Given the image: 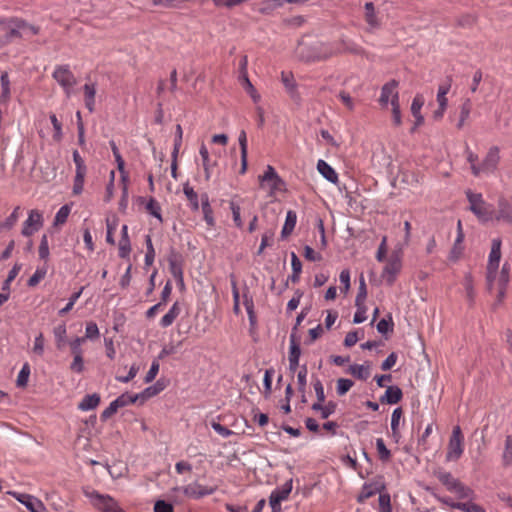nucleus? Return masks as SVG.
Here are the masks:
<instances>
[{
	"label": "nucleus",
	"instance_id": "obj_37",
	"mask_svg": "<svg viewBox=\"0 0 512 512\" xmlns=\"http://www.w3.org/2000/svg\"><path fill=\"white\" fill-rule=\"evenodd\" d=\"M199 154L202 158V165H203V169H204V172H205V179L206 180H209L211 178V163H210V157H209V152H208V149L206 148V146L204 144L201 145L200 147V150H199Z\"/></svg>",
	"mask_w": 512,
	"mask_h": 512
},
{
	"label": "nucleus",
	"instance_id": "obj_60",
	"mask_svg": "<svg viewBox=\"0 0 512 512\" xmlns=\"http://www.w3.org/2000/svg\"><path fill=\"white\" fill-rule=\"evenodd\" d=\"M230 209H231V212H232L233 221H234L235 225L238 228H242L243 227V222H242V219H241V208H240V206L238 204H236L235 202L231 201L230 202Z\"/></svg>",
	"mask_w": 512,
	"mask_h": 512
},
{
	"label": "nucleus",
	"instance_id": "obj_12",
	"mask_svg": "<svg viewBox=\"0 0 512 512\" xmlns=\"http://www.w3.org/2000/svg\"><path fill=\"white\" fill-rule=\"evenodd\" d=\"M311 53L309 60L312 61H322L337 55L332 43H317L311 47Z\"/></svg>",
	"mask_w": 512,
	"mask_h": 512
},
{
	"label": "nucleus",
	"instance_id": "obj_47",
	"mask_svg": "<svg viewBox=\"0 0 512 512\" xmlns=\"http://www.w3.org/2000/svg\"><path fill=\"white\" fill-rule=\"evenodd\" d=\"M376 449H377L380 460L386 462L390 459V457H391L390 450L386 447L385 442L382 438L376 439Z\"/></svg>",
	"mask_w": 512,
	"mask_h": 512
},
{
	"label": "nucleus",
	"instance_id": "obj_10",
	"mask_svg": "<svg viewBox=\"0 0 512 512\" xmlns=\"http://www.w3.org/2000/svg\"><path fill=\"white\" fill-rule=\"evenodd\" d=\"M174 490L182 491L185 496L193 499H200L215 492V488L203 486L197 482L191 483L184 487H176Z\"/></svg>",
	"mask_w": 512,
	"mask_h": 512
},
{
	"label": "nucleus",
	"instance_id": "obj_38",
	"mask_svg": "<svg viewBox=\"0 0 512 512\" xmlns=\"http://www.w3.org/2000/svg\"><path fill=\"white\" fill-rule=\"evenodd\" d=\"M502 463L505 467L512 465V436L505 438L504 451L502 453Z\"/></svg>",
	"mask_w": 512,
	"mask_h": 512
},
{
	"label": "nucleus",
	"instance_id": "obj_46",
	"mask_svg": "<svg viewBox=\"0 0 512 512\" xmlns=\"http://www.w3.org/2000/svg\"><path fill=\"white\" fill-rule=\"evenodd\" d=\"M146 210L148 211L149 214H151L160 222H162L161 207L154 198L149 199V201L146 204Z\"/></svg>",
	"mask_w": 512,
	"mask_h": 512
},
{
	"label": "nucleus",
	"instance_id": "obj_52",
	"mask_svg": "<svg viewBox=\"0 0 512 512\" xmlns=\"http://www.w3.org/2000/svg\"><path fill=\"white\" fill-rule=\"evenodd\" d=\"M182 136H183V130L180 124L176 125V132H175V139H174V146L172 151V157L176 158L178 156L179 150L182 145Z\"/></svg>",
	"mask_w": 512,
	"mask_h": 512
},
{
	"label": "nucleus",
	"instance_id": "obj_62",
	"mask_svg": "<svg viewBox=\"0 0 512 512\" xmlns=\"http://www.w3.org/2000/svg\"><path fill=\"white\" fill-rule=\"evenodd\" d=\"M391 106H392L393 122L396 126H400L402 123V120H401V111H400L398 97H394V101H391Z\"/></svg>",
	"mask_w": 512,
	"mask_h": 512
},
{
	"label": "nucleus",
	"instance_id": "obj_27",
	"mask_svg": "<svg viewBox=\"0 0 512 512\" xmlns=\"http://www.w3.org/2000/svg\"><path fill=\"white\" fill-rule=\"evenodd\" d=\"M201 209L207 225L214 226L215 220L213 217V210L209 202V197L206 193L201 195Z\"/></svg>",
	"mask_w": 512,
	"mask_h": 512
},
{
	"label": "nucleus",
	"instance_id": "obj_51",
	"mask_svg": "<svg viewBox=\"0 0 512 512\" xmlns=\"http://www.w3.org/2000/svg\"><path fill=\"white\" fill-rule=\"evenodd\" d=\"M70 207L68 205H63L60 207V209L57 211L55 218H54V225H62L67 221V218L70 214Z\"/></svg>",
	"mask_w": 512,
	"mask_h": 512
},
{
	"label": "nucleus",
	"instance_id": "obj_35",
	"mask_svg": "<svg viewBox=\"0 0 512 512\" xmlns=\"http://www.w3.org/2000/svg\"><path fill=\"white\" fill-rule=\"evenodd\" d=\"M243 299H244L243 304H244L246 312L248 314L250 325L255 326L256 325V315L254 312L253 298L247 292V293L243 294Z\"/></svg>",
	"mask_w": 512,
	"mask_h": 512
},
{
	"label": "nucleus",
	"instance_id": "obj_18",
	"mask_svg": "<svg viewBox=\"0 0 512 512\" xmlns=\"http://www.w3.org/2000/svg\"><path fill=\"white\" fill-rule=\"evenodd\" d=\"M498 221L502 220L506 223L512 224V204L505 198H500L498 201V213L496 215Z\"/></svg>",
	"mask_w": 512,
	"mask_h": 512
},
{
	"label": "nucleus",
	"instance_id": "obj_11",
	"mask_svg": "<svg viewBox=\"0 0 512 512\" xmlns=\"http://www.w3.org/2000/svg\"><path fill=\"white\" fill-rule=\"evenodd\" d=\"M10 495L23 504L30 512H48L43 502L30 494L10 492Z\"/></svg>",
	"mask_w": 512,
	"mask_h": 512
},
{
	"label": "nucleus",
	"instance_id": "obj_59",
	"mask_svg": "<svg viewBox=\"0 0 512 512\" xmlns=\"http://www.w3.org/2000/svg\"><path fill=\"white\" fill-rule=\"evenodd\" d=\"M47 270L46 268H40L38 267L33 275L28 280V286L34 287L36 286L46 275Z\"/></svg>",
	"mask_w": 512,
	"mask_h": 512
},
{
	"label": "nucleus",
	"instance_id": "obj_25",
	"mask_svg": "<svg viewBox=\"0 0 512 512\" xmlns=\"http://www.w3.org/2000/svg\"><path fill=\"white\" fill-rule=\"evenodd\" d=\"M238 142H239L240 153H241L240 173L244 174L247 170V153H248L247 135L244 130L240 131L239 136H238Z\"/></svg>",
	"mask_w": 512,
	"mask_h": 512
},
{
	"label": "nucleus",
	"instance_id": "obj_50",
	"mask_svg": "<svg viewBox=\"0 0 512 512\" xmlns=\"http://www.w3.org/2000/svg\"><path fill=\"white\" fill-rule=\"evenodd\" d=\"M145 242H146V248H147V251L145 254V265L151 266L155 259V250H154L150 235L146 236Z\"/></svg>",
	"mask_w": 512,
	"mask_h": 512
},
{
	"label": "nucleus",
	"instance_id": "obj_39",
	"mask_svg": "<svg viewBox=\"0 0 512 512\" xmlns=\"http://www.w3.org/2000/svg\"><path fill=\"white\" fill-rule=\"evenodd\" d=\"M290 347H289V357L288 359L299 360L301 356V348L296 338L295 333L290 334Z\"/></svg>",
	"mask_w": 512,
	"mask_h": 512
},
{
	"label": "nucleus",
	"instance_id": "obj_16",
	"mask_svg": "<svg viewBox=\"0 0 512 512\" xmlns=\"http://www.w3.org/2000/svg\"><path fill=\"white\" fill-rule=\"evenodd\" d=\"M397 87L398 81L394 79L383 85L379 98V102L382 106H387L389 102L391 103V101H394V97L399 98V94L396 90Z\"/></svg>",
	"mask_w": 512,
	"mask_h": 512
},
{
	"label": "nucleus",
	"instance_id": "obj_34",
	"mask_svg": "<svg viewBox=\"0 0 512 512\" xmlns=\"http://www.w3.org/2000/svg\"><path fill=\"white\" fill-rule=\"evenodd\" d=\"M451 87V78L448 77L446 83L439 85L437 92V102L439 106L447 107L448 99L446 95L448 94Z\"/></svg>",
	"mask_w": 512,
	"mask_h": 512
},
{
	"label": "nucleus",
	"instance_id": "obj_1",
	"mask_svg": "<svg viewBox=\"0 0 512 512\" xmlns=\"http://www.w3.org/2000/svg\"><path fill=\"white\" fill-rule=\"evenodd\" d=\"M466 196L470 204L469 209L480 221L488 222L493 219V208L484 201L481 193H474L471 190H467Z\"/></svg>",
	"mask_w": 512,
	"mask_h": 512
},
{
	"label": "nucleus",
	"instance_id": "obj_26",
	"mask_svg": "<svg viewBox=\"0 0 512 512\" xmlns=\"http://www.w3.org/2000/svg\"><path fill=\"white\" fill-rule=\"evenodd\" d=\"M1 83V93H0V103L7 104L11 98V90H10V79L7 72H3L0 76Z\"/></svg>",
	"mask_w": 512,
	"mask_h": 512
},
{
	"label": "nucleus",
	"instance_id": "obj_48",
	"mask_svg": "<svg viewBox=\"0 0 512 512\" xmlns=\"http://www.w3.org/2000/svg\"><path fill=\"white\" fill-rule=\"evenodd\" d=\"M83 290H84V287H81L77 292H74V293L70 296L69 301H68V303L66 304V306L59 310V315H65L66 313H68L69 311H71V310H72L73 306L75 305V303L77 302V300H78V299L80 298V296L82 295Z\"/></svg>",
	"mask_w": 512,
	"mask_h": 512
},
{
	"label": "nucleus",
	"instance_id": "obj_19",
	"mask_svg": "<svg viewBox=\"0 0 512 512\" xmlns=\"http://www.w3.org/2000/svg\"><path fill=\"white\" fill-rule=\"evenodd\" d=\"M83 90L85 107L92 113L95 110L96 85L95 83H86Z\"/></svg>",
	"mask_w": 512,
	"mask_h": 512
},
{
	"label": "nucleus",
	"instance_id": "obj_32",
	"mask_svg": "<svg viewBox=\"0 0 512 512\" xmlns=\"http://www.w3.org/2000/svg\"><path fill=\"white\" fill-rule=\"evenodd\" d=\"M183 192L187 200L189 201V206L191 210L198 211L200 208L198 194L195 192L193 187L189 185L188 182L183 185Z\"/></svg>",
	"mask_w": 512,
	"mask_h": 512
},
{
	"label": "nucleus",
	"instance_id": "obj_7",
	"mask_svg": "<svg viewBox=\"0 0 512 512\" xmlns=\"http://www.w3.org/2000/svg\"><path fill=\"white\" fill-rule=\"evenodd\" d=\"M402 267V255L400 251H393L387 260V264L385 265L382 278L387 282L388 285H392L395 280L397 274L400 272Z\"/></svg>",
	"mask_w": 512,
	"mask_h": 512
},
{
	"label": "nucleus",
	"instance_id": "obj_20",
	"mask_svg": "<svg viewBox=\"0 0 512 512\" xmlns=\"http://www.w3.org/2000/svg\"><path fill=\"white\" fill-rule=\"evenodd\" d=\"M402 396V390L398 386H389L387 387L384 395L380 398V401L382 403L393 405L398 403L402 399Z\"/></svg>",
	"mask_w": 512,
	"mask_h": 512
},
{
	"label": "nucleus",
	"instance_id": "obj_63",
	"mask_svg": "<svg viewBox=\"0 0 512 512\" xmlns=\"http://www.w3.org/2000/svg\"><path fill=\"white\" fill-rule=\"evenodd\" d=\"M85 342V338L76 337L74 340L70 341L69 345L71 348V352L73 356H81L83 355V350L81 348L82 344Z\"/></svg>",
	"mask_w": 512,
	"mask_h": 512
},
{
	"label": "nucleus",
	"instance_id": "obj_42",
	"mask_svg": "<svg viewBox=\"0 0 512 512\" xmlns=\"http://www.w3.org/2000/svg\"><path fill=\"white\" fill-rule=\"evenodd\" d=\"M114 401L117 403L119 408H122L129 404L136 403L137 401H140V400H139L138 394H129L126 392V393L121 394Z\"/></svg>",
	"mask_w": 512,
	"mask_h": 512
},
{
	"label": "nucleus",
	"instance_id": "obj_40",
	"mask_svg": "<svg viewBox=\"0 0 512 512\" xmlns=\"http://www.w3.org/2000/svg\"><path fill=\"white\" fill-rule=\"evenodd\" d=\"M452 493H455L460 499L474 498V491L470 487L464 485L461 481L456 485V488H454Z\"/></svg>",
	"mask_w": 512,
	"mask_h": 512
},
{
	"label": "nucleus",
	"instance_id": "obj_15",
	"mask_svg": "<svg viewBox=\"0 0 512 512\" xmlns=\"http://www.w3.org/2000/svg\"><path fill=\"white\" fill-rule=\"evenodd\" d=\"M293 488V480H287L282 486L276 487L269 496V502L281 504L288 499Z\"/></svg>",
	"mask_w": 512,
	"mask_h": 512
},
{
	"label": "nucleus",
	"instance_id": "obj_64",
	"mask_svg": "<svg viewBox=\"0 0 512 512\" xmlns=\"http://www.w3.org/2000/svg\"><path fill=\"white\" fill-rule=\"evenodd\" d=\"M154 512H174V507L169 502L157 500L154 504Z\"/></svg>",
	"mask_w": 512,
	"mask_h": 512
},
{
	"label": "nucleus",
	"instance_id": "obj_30",
	"mask_svg": "<svg viewBox=\"0 0 512 512\" xmlns=\"http://www.w3.org/2000/svg\"><path fill=\"white\" fill-rule=\"evenodd\" d=\"M169 263V270L172 276L176 280H181V286H184V279H183V269L180 261L177 259L175 255L170 256L168 259Z\"/></svg>",
	"mask_w": 512,
	"mask_h": 512
},
{
	"label": "nucleus",
	"instance_id": "obj_17",
	"mask_svg": "<svg viewBox=\"0 0 512 512\" xmlns=\"http://www.w3.org/2000/svg\"><path fill=\"white\" fill-rule=\"evenodd\" d=\"M364 9V19L368 25L367 30L369 32H373L374 30L379 29L381 27V20L375 11L374 4L372 2H367L364 6Z\"/></svg>",
	"mask_w": 512,
	"mask_h": 512
},
{
	"label": "nucleus",
	"instance_id": "obj_4",
	"mask_svg": "<svg viewBox=\"0 0 512 512\" xmlns=\"http://www.w3.org/2000/svg\"><path fill=\"white\" fill-rule=\"evenodd\" d=\"M500 162V149L497 146L489 148L486 156L479 165H473V175L480 176L481 174H492L496 171Z\"/></svg>",
	"mask_w": 512,
	"mask_h": 512
},
{
	"label": "nucleus",
	"instance_id": "obj_22",
	"mask_svg": "<svg viewBox=\"0 0 512 512\" xmlns=\"http://www.w3.org/2000/svg\"><path fill=\"white\" fill-rule=\"evenodd\" d=\"M317 170L329 182L336 183L338 181V174L326 161L318 160Z\"/></svg>",
	"mask_w": 512,
	"mask_h": 512
},
{
	"label": "nucleus",
	"instance_id": "obj_61",
	"mask_svg": "<svg viewBox=\"0 0 512 512\" xmlns=\"http://www.w3.org/2000/svg\"><path fill=\"white\" fill-rule=\"evenodd\" d=\"M313 388L316 394L317 402L316 403H324L325 402V393L324 386L320 379L316 378L313 381Z\"/></svg>",
	"mask_w": 512,
	"mask_h": 512
},
{
	"label": "nucleus",
	"instance_id": "obj_57",
	"mask_svg": "<svg viewBox=\"0 0 512 512\" xmlns=\"http://www.w3.org/2000/svg\"><path fill=\"white\" fill-rule=\"evenodd\" d=\"M510 264L505 262L498 277V286H507L509 283Z\"/></svg>",
	"mask_w": 512,
	"mask_h": 512
},
{
	"label": "nucleus",
	"instance_id": "obj_31",
	"mask_svg": "<svg viewBox=\"0 0 512 512\" xmlns=\"http://www.w3.org/2000/svg\"><path fill=\"white\" fill-rule=\"evenodd\" d=\"M297 222V214L293 210H289L286 214L285 223L283 225L281 236L282 238H286L288 235H290L296 225Z\"/></svg>",
	"mask_w": 512,
	"mask_h": 512
},
{
	"label": "nucleus",
	"instance_id": "obj_36",
	"mask_svg": "<svg viewBox=\"0 0 512 512\" xmlns=\"http://www.w3.org/2000/svg\"><path fill=\"white\" fill-rule=\"evenodd\" d=\"M56 346L58 349H62L66 344L67 329L65 324H60L53 329Z\"/></svg>",
	"mask_w": 512,
	"mask_h": 512
},
{
	"label": "nucleus",
	"instance_id": "obj_5",
	"mask_svg": "<svg viewBox=\"0 0 512 512\" xmlns=\"http://www.w3.org/2000/svg\"><path fill=\"white\" fill-rule=\"evenodd\" d=\"M93 506L102 512H123L118 502L107 494H100L97 491L86 493Z\"/></svg>",
	"mask_w": 512,
	"mask_h": 512
},
{
	"label": "nucleus",
	"instance_id": "obj_13",
	"mask_svg": "<svg viewBox=\"0 0 512 512\" xmlns=\"http://www.w3.org/2000/svg\"><path fill=\"white\" fill-rule=\"evenodd\" d=\"M281 82L285 87V90L289 97L296 103H300L301 95L298 91V85L294 79V76L290 72L281 73Z\"/></svg>",
	"mask_w": 512,
	"mask_h": 512
},
{
	"label": "nucleus",
	"instance_id": "obj_58",
	"mask_svg": "<svg viewBox=\"0 0 512 512\" xmlns=\"http://www.w3.org/2000/svg\"><path fill=\"white\" fill-rule=\"evenodd\" d=\"M366 297H367V287H366L364 277L361 276L355 303L365 304Z\"/></svg>",
	"mask_w": 512,
	"mask_h": 512
},
{
	"label": "nucleus",
	"instance_id": "obj_29",
	"mask_svg": "<svg viewBox=\"0 0 512 512\" xmlns=\"http://www.w3.org/2000/svg\"><path fill=\"white\" fill-rule=\"evenodd\" d=\"M100 403V396L96 393L88 394L83 397L81 402L78 404V409L81 411H89L95 409Z\"/></svg>",
	"mask_w": 512,
	"mask_h": 512
},
{
	"label": "nucleus",
	"instance_id": "obj_6",
	"mask_svg": "<svg viewBox=\"0 0 512 512\" xmlns=\"http://www.w3.org/2000/svg\"><path fill=\"white\" fill-rule=\"evenodd\" d=\"M464 436L460 426H455L452 430L446 453V461H457L464 452Z\"/></svg>",
	"mask_w": 512,
	"mask_h": 512
},
{
	"label": "nucleus",
	"instance_id": "obj_23",
	"mask_svg": "<svg viewBox=\"0 0 512 512\" xmlns=\"http://www.w3.org/2000/svg\"><path fill=\"white\" fill-rule=\"evenodd\" d=\"M181 313V306L178 301H176L169 309V311L161 318L160 326L162 328H167L173 324L175 319Z\"/></svg>",
	"mask_w": 512,
	"mask_h": 512
},
{
	"label": "nucleus",
	"instance_id": "obj_49",
	"mask_svg": "<svg viewBox=\"0 0 512 512\" xmlns=\"http://www.w3.org/2000/svg\"><path fill=\"white\" fill-rule=\"evenodd\" d=\"M354 385V382L347 378L337 380L336 392L339 396L345 395Z\"/></svg>",
	"mask_w": 512,
	"mask_h": 512
},
{
	"label": "nucleus",
	"instance_id": "obj_53",
	"mask_svg": "<svg viewBox=\"0 0 512 512\" xmlns=\"http://www.w3.org/2000/svg\"><path fill=\"white\" fill-rule=\"evenodd\" d=\"M456 509L464 512H485V509L478 504L473 502H459L456 505Z\"/></svg>",
	"mask_w": 512,
	"mask_h": 512
},
{
	"label": "nucleus",
	"instance_id": "obj_55",
	"mask_svg": "<svg viewBox=\"0 0 512 512\" xmlns=\"http://www.w3.org/2000/svg\"><path fill=\"white\" fill-rule=\"evenodd\" d=\"M355 306L357 307V310L354 314L353 322L355 324H360L367 319V316H366L367 308H366L365 304H360V303H355Z\"/></svg>",
	"mask_w": 512,
	"mask_h": 512
},
{
	"label": "nucleus",
	"instance_id": "obj_8",
	"mask_svg": "<svg viewBox=\"0 0 512 512\" xmlns=\"http://www.w3.org/2000/svg\"><path fill=\"white\" fill-rule=\"evenodd\" d=\"M258 179L262 188H269L270 194L281 191L285 185L284 181L271 165L266 167L265 172L259 175Z\"/></svg>",
	"mask_w": 512,
	"mask_h": 512
},
{
	"label": "nucleus",
	"instance_id": "obj_28",
	"mask_svg": "<svg viewBox=\"0 0 512 512\" xmlns=\"http://www.w3.org/2000/svg\"><path fill=\"white\" fill-rule=\"evenodd\" d=\"M311 408L313 411H319L322 419H327L335 413L337 404L333 401H329L325 405L323 403H313Z\"/></svg>",
	"mask_w": 512,
	"mask_h": 512
},
{
	"label": "nucleus",
	"instance_id": "obj_41",
	"mask_svg": "<svg viewBox=\"0 0 512 512\" xmlns=\"http://www.w3.org/2000/svg\"><path fill=\"white\" fill-rule=\"evenodd\" d=\"M20 217V207L14 208L13 212L0 224L1 229L10 230Z\"/></svg>",
	"mask_w": 512,
	"mask_h": 512
},
{
	"label": "nucleus",
	"instance_id": "obj_56",
	"mask_svg": "<svg viewBox=\"0 0 512 512\" xmlns=\"http://www.w3.org/2000/svg\"><path fill=\"white\" fill-rule=\"evenodd\" d=\"M99 335H100V333H99L97 324L95 322L87 323L86 328H85V336L83 337V338H85V341L87 339H90V340L97 339L99 337Z\"/></svg>",
	"mask_w": 512,
	"mask_h": 512
},
{
	"label": "nucleus",
	"instance_id": "obj_21",
	"mask_svg": "<svg viewBox=\"0 0 512 512\" xmlns=\"http://www.w3.org/2000/svg\"><path fill=\"white\" fill-rule=\"evenodd\" d=\"M437 479L446 487L450 492L456 488V485L460 482L457 478H454L450 472L444 470H437L434 472Z\"/></svg>",
	"mask_w": 512,
	"mask_h": 512
},
{
	"label": "nucleus",
	"instance_id": "obj_33",
	"mask_svg": "<svg viewBox=\"0 0 512 512\" xmlns=\"http://www.w3.org/2000/svg\"><path fill=\"white\" fill-rule=\"evenodd\" d=\"M349 373L359 380H367L370 376V366L363 364H353L349 367Z\"/></svg>",
	"mask_w": 512,
	"mask_h": 512
},
{
	"label": "nucleus",
	"instance_id": "obj_24",
	"mask_svg": "<svg viewBox=\"0 0 512 512\" xmlns=\"http://www.w3.org/2000/svg\"><path fill=\"white\" fill-rule=\"evenodd\" d=\"M164 389V383L161 381H157L155 384L145 388L142 392L138 393L140 403H144L148 399L158 395Z\"/></svg>",
	"mask_w": 512,
	"mask_h": 512
},
{
	"label": "nucleus",
	"instance_id": "obj_54",
	"mask_svg": "<svg viewBox=\"0 0 512 512\" xmlns=\"http://www.w3.org/2000/svg\"><path fill=\"white\" fill-rule=\"evenodd\" d=\"M463 286L466 291L467 298L469 299V301L472 302L474 299V287H473V277L470 273H467L464 276Z\"/></svg>",
	"mask_w": 512,
	"mask_h": 512
},
{
	"label": "nucleus",
	"instance_id": "obj_44",
	"mask_svg": "<svg viewBox=\"0 0 512 512\" xmlns=\"http://www.w3.org/2000/svg\"><path fill=\"white\" fill-rule=\"evenodd\" d=\"M307 374H308L307 365L304 364L300 367V370L298 371V374H297L298 390L300 393H305V391H306Z\"/></svg>",
	"mask_w": 512,
	"mask_h": 512
},
{
	"label": "nucleus",
	"instance_id": "obj_3",
	"mask_svg": "<svg viewBox=\"0 0 512 512\" xmlns=\"http://www.w3.org/2000/svg\"><path fill=\"white\" fill-rule=\"evenodd\" d=\"M52 77L63 88L67 98L73 93V88L77 84L76 77L68 65H58L55 67Z\"/></svg>",
	"mask_w": 512,
	"mask_h": 512
},
{
	"label": "nucleus",
	"instance_id": "obj_43",
	"mask_svg": "<svg viewBox=\"0 0 512 512\" xmlns=\"http://www.w3.org/2000/svg\"><path fill=\"white\" fill-rule=\"evenodd\" d=\"M402 409L400 407L396 408L393 410L392 412V416H391V430H392V434L395 438L399 437V431H398V427H399V422H400V419L402 417Z\"/></svg>",
	"mask_w": 512,
	"mask_h": 512
},
{
	"label": "nucleus",
	"instance_id": "obj_2",
	"mask_svg": "<svg viewBox=\"0 0 512 512\" xmlns=\"http://www.w3.org/2000/svg\"><path fill=\"white\" fill-rule=\"evenodd\" d=\"M501 246L502 241L500 238L492 239L486 272V280L489 289L492 288V285L497 277V270L501 260Z\"/></svg>",
	"mask_w": 512,
	"mask_h": 512
},
{
	"label": "nucleus",
	"instance_id": "obj_45",
	"mask_svg": "<svg viewBox=\"0 0 512 512\" xmlns=\"http://www.w3.org/2000/svg\"><path fill=\"white\" fill-rule=\"evenodd\" d=\"M30 366L28 363H25L21 370L18 373L16 384L18 387H25L28 383V379L30 376Z\"/></svg>",
	"mask_w": 512,
	"mask_h": 512
},
{
	"label": "nucleus",
	"instance_id": "obj_9",
	"mask_svg": "<svg viewBox=\"0 0 512 512\" xmlns=\"http://www.w3.org/2000/svg\"><path fill=\"white\" fill-rule=\"evenodd\" d=\"M43 226V214L36 210H30L27 219L23 223L21 234L29 237L41 229Z\"/></svg>",
	"mask_w": 512,
	"mask_h": 512
},
{
	"label": "nucleus",
	"instance_id": "obj_14",
	"mask_svg": "<svg viewBox=\"0 0 512 512\" xmlns=\"http://www.w3.org/2000/svg\"><path fill=\"white\" fill-rule=\"evenodd\" d=\"M332 44L334 45V49L337 51V54L351 53L360 55L364 51L361 46L347 37H341L338 42Z\"/></svg>",
	"mask_w": 512,
	"mask_h": 512
}]
</instances>
